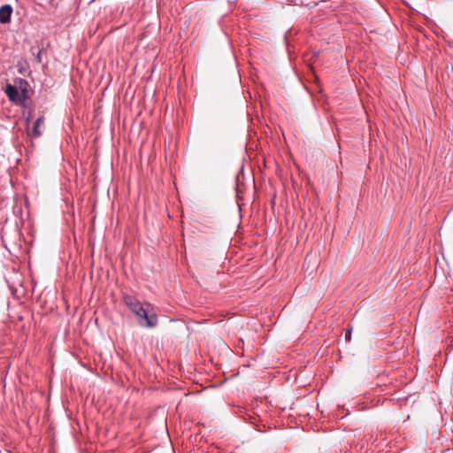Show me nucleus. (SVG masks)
I'll use <instances>...</instances> for the list:
<instances>
[{
  "label": "nucleus",
  "mask_w": 453,
  "mask_h": 453,
  "mask_svg": "<svg viewBox=\"0 0 453 453\" xmlns=\"http://www.w3.org/2000/svg\"><path fill=\"white\" fill-rule=\"evenodd\" d=\"M28 84L23 80H19V87L7 84L5 88V94L13 104L18 105H25L27 96Z\"/></svg>",
  "instance_id": "1"
},
{
  "label": "nucleus",
  "mask_w": 453,
  "mask_h": 453,
  "mask_svg": "<svg viewBox=\"0 0 453 453\" xmlns=\"http://www.w3.org/2000/svg\"><path fill=\"white\" fill-rule=\"evenodd\" d=\"M123 302L130 311H150L154 309L150 303H145L142 304L136 298L131 296H125Z\"/></svg>",
  "instance_id": "2"
},
{
  "label": "nucleus",
  "mask_w": 453,
  "mask_h": 453,
  "mask_svg": "<svg viewBox=\"0 0 453 453\" xmlns=\"http://www.w3.org/2000/svg\"><path fill=\"white\" fill-rule=\"evenodd\" d=\"M136 322L143 327H154L157 324V313H134Z\"/></svg>",
  "instance_id": "3"
},
{
  "label": "nucleus",
  "mask_w": 453,
  "mask_h": 453,
  "mask_svg": "<svg viewBox=\"0 0 453 453\" xmlns=\"http://www.w3.org/2000/svg\"><path fill=\"white\" fill-rule=\"evenodd\" d=\"M12 7L10 4H4L0 7V23L6 24L11 20Z\"/></svg>",
  "instance_id": "4"
},
{
  "label": "nucleus",
  "mask_w": 453,
  "mask_h": 453,
  "mask_svg": "<svg viewBox=\"0 0 453 453\" xmlns=\"http://www.w3.org/2000/svg\"><path fill=\"white\" fill-rule=\"evenodd\" d=\"M44 123V119L43 117H40L38 118L35 122L34 123V127H33V129H32V132H31V135L34 136V137H39L42 135V130L41 129V127L43 125Z\"/></svg>",
  "instance_id": "5"
},
{
  "label": "nucleus",
  "mask_w": 453,
  "mask_h": 453,
  "mask_svg": "<svg viewBox=\"0 0 453 453\" xmlns=\"http://www.w3.org/2000/svg\"><path fill=\"white\" fill-rule=\"evenodd\" d=\"M352 330H353L352 326L349 325L348 329L345 332V336H344L346 342H350Z\"/></svg>",
  "instance_id": "6"
}]
</instances>
